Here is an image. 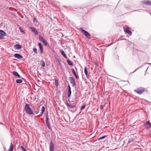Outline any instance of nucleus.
Returning a JSON list of instances; mask_svg holds the SVG:
<instances>
[{"mask_svg": "<svg viewBox=\"0 0 151 151\" xmlns=\"http://www.w3.org/2000/svg\"><path fill=\"white\" fill-rule=\"evenodd\" d=\"M70 83L72 84V86L74 87L76 85L75 83V79L73 77L69 78Z\"/></svg>", "mask_w": 151, "mask_h": 151, "instance_id": "39448f33", "label": "nucleus"}, {"mask_svg": "<svg viewBox=\"0 0 151 151\" xmlns=\"http://www.w3.org/2000/svg\"><path fill=\"white\" fill-rule=\"evenodd\" d=\"M68 91H71V88H70V86L69 85H68Z\"/></svg>", "mask_w": 151, "mask_h": 151, "instance_id": "e433bc0d", "label": "nucleus"}, {"mask_svg": "<svg viewBox=\"0 0 151 151\" xmlns=\"http://www.w3.org/2000/svg\"><path fill=\"white\" fill-rule=\"evenodd\" d=\"M134 11H138V10H134Z\"/></svg>", "mask_w": 151, "mask_h": 151, "instance_id": "37998d69", "label": "nucleus"}, {"mask_svg": "<svg viewBox=\"0 0 151 151\" xmlns=\"http://www.w3.org/2000/svg\"><path fill=\"white\" fill-rule=\"evenodd\" d=\"M60 53L63 57L65 58H67V57L64 53V52L63 50H61L60 51Z\"/></svg>", "mask_w": 151, "mask_h": 151, "instance_id": "2eb2a0df", "label": "nucleus"}, {"mask_svg": "<svg viewBox=\"0 0 151 151\" xmlns=\"http://www.w3.org/2000/svg\"><path fill=\"white\" fill-rule=\"evenodd\" d=\"M67 104L68 106L71 109H73L74 107H75L74 106L72 105L71 104H69L68 103H67Z\"/></svg>", "mask_w": 151, "mask_h": 151, "instance_id": "393cba45", "label": "nucleus"}, {"mask_svg": "<svg viewBox=\"0 0 151 151\" xmlns=\"http://www.w3.org/2000/svg\"><path fill=\"white\" fill-rule=\"evenodd\" d=\"M124 30L126 34L130 36L132 34V32L129 29H124Z\"/></svg>", "mask_w": 151, "mask_h": 151, "instance_id": "0eeeda50", "label": "nucleus"}, {"mask_svg": "<svg viewBox=\"0 0 151 151\" xmlns=\"http://www.w3.org/2000/svg\"><path fill=\"white\" fill-rule=\"evenodd\" d=\"M86 106V105H83V106H82L81 107V110H82L83 109H84L85 108Z\"/></svg>", "mask_w": 151, "mask_h": 151, "instance_id": "473e14b6", "label": "nucleus"}, {"mask_svg": "<svg viewBox=\"0 0 151 151\" xmlns=\"http://www.w3.org/2000/svg\"><path fill=\"white\" fill-rule=\"evenodd\" d=\"M145 125H147V126L146 127L147 129H149L151 128V125L150 124V122L149 121H148L145 124H144Z\"/></svg>", "mask_w": 151, "mask_h": 151, "instance_id": "9b49d317", "label": "nucleus"}, {"mask_svg": "<svg viewBox=\"0 0 151 151\" xmlns=\"http://www.w3.org/2000/svg\"><path fill=\"white\" fill-rule=\"evenodd\" d=\"M41 65L43 67H44L45 66V63L44 62L43 60H42V61H41Z\"/></svg>", "mask_w": 151, "mask_h": 151, "instance_id": "cd10ccee", "label": "nucleus"}, {"mask_svg": "<svg viewBox=\"0 0 151 151\" xmlns=\"http://www.w3.org/2000/svg\"><path fill=\"white\" fill-rule=\"evenodd\" d=\"M134 140L132 139H129L128 141V142L129 143H130L133 142Z\"/></svg>", "mask_w": 151, "mask_h": 151, "instance_id": "2f4dec72", "label": "nucleus"}, {"mask_svg": "<svg viewBox=\"0 0 151 151\" xmlns=\"http://www.w3.org/2000/svg\"><path fill=\"white\" fill-rule=\"evenodd\" d=\"M20 32L22 34H24L25 32L23 30V29H19Z\"/></svg>", "mask_w": 151, "mask_h": 151, "instance_id": "c756f323", "label": "nucleus"}, {"mask_svg": "<svg viewBox=\"0 0 151 151\" xmlns=\"http://www.w3.org/2000/svg\"><path fill=\"white\" fill-rule=\"evenodd\" d=\"M33 22L36 25L38 24H39L36 18L34 17L33 20Z\"/></svg>", "mask_w": 151, "mask_h": 151, "instance_id": "aec40b11", "label": "nucleus"}, {"mask_svg": "<svg viewBox=\"0 0 151 151\" xmlns=\"http://www.w3.org/2000/svg\"><path fill=\"white\" fill-rule=\"evenodd\" d=\"M33 50L35 54H36L37 53V50L36 48H33Z\"/></svg>", "mask_w": 151, "mask_h": 151, "instance_id": "7c9ffc66", "label": "nucleus"}, {"mask_svg": "<svg viewBox=\"0 0 151 151\" xmlns=\"http://www.w3.org/2000/svg\"><path fill=\"white\" fill-rule=\"evenodd\" d=\"M148 64H150V65H151V63H148Z\"/></svg>", "mask_w": 151, "mask_h": 151, "instance_id": "49530a36", "label": "nucleus"}, {"mask_svg": "<svg viewBox=\"0 0 151 151\" xmlns=\"http://www.w3.org/2000/svg\"><path fill=\"white\" fill-rule=\"evenodd\" d=\"M82 33L86 36L87 38L90 39L91 35L90 34L86 31L83 30V29H80Z\"/></svg>", "mask_w": 151, "mask_h": 151, "instance_id": "f03ea898", "label": "nucleus"}, {"mask_svg": "<svg viewBox=\"0 0 151 151\" xmlns=\"http://www.w3.org/2000/svg\"><path fill=\"white\" fill-rule=\"evenodd\" d=\"M13 145L12 143H11L9 147V151H13Z\"/></svg>", "mask_w": 151, "mask_h": 151, "instance_id": "4468645a", "label": "nucleus"}, {"mask_svg": "<svg viewBox=\"0 0 151 151\" xmlns=\"http://www.w3.org/2000/svg\"><path fill=\"white\" fill-rule=\"evenodd\" d=\"M21 148L22 151H24L26 150L24 148V147L23 146H21Z\"/></svg>", "mask_w": 151, "mask_h": 151, "instance_id": "f704fd0d", "label": "nucleus"}, {"mask_svg": "<svg viewBox=\"0 0 151 151\" xmlns=\"http://www.w3.org/2000/svg\"><path fill=\"white\" fill-rule=\"evenodd\" d=\"M26 113L28 114L33 115V111L32 109L30 107V105L29 104H26L24 108Z\"/></svg>", "mask_w": 151, "mask_h": 151, "instance_id": "f257e3e1", "label": "nucleus"}, {"mask_svg": "<svg viewBox=\"0 0 151 151\" xmlns=\"http://www.w3.org/2000/svg\"><path fill=\"white\" fill-rule=\"evenodd\" d=\"M29 28L32 29V28H33V27H30Z\"/></svg>", "mask_w": 151, "mask_h": 151, "instance_id": "c03bdc74", "label": "nucleus"}, {"mask_svg": "<svg viewBox=\"0 0 151 151\" xmlns=\"http://www.w3.org/2000/svg\"><path fill=\"white\" fill-rule=\"evenodd\" d=\"M67 62L68 63V64L70 66H73V63L70 60H67Z\"/></svg>", "mask_w": 151, "mask_h": 151, "instance_id": "a211bd4d", "label": "nucleus"}, {"mask_svg": "<svg viewBox=\"0 0 151 151\" xmlns=\"http://www.w3.org/2000/svg\"><path fill=\"white\" fill-rule=\"evenodd\" d=\"M142 2L143 3L147 5H151V1H148V0H144L142 1Z\"/></svg>", "mask_w": 151, "mask_h": 151, "instance_id": "9d476101", "label": "nucleus"}, {"mask_svg": "<svg viewBox=\"0 0 151 151\" xmlns=\"http://www.w3.org/2000/svg\"><path fill=\"white\" fill-rule=\"evenodd\" d=\"M20 76L19 74H18L16 77L17 78H20Z\"/></svg>", "mask_w": 151, "mask_h": 151, "instance_id": "4c0bfd02", "label": "nucleus"}, {"mask_svg": "<svg viewBox=\"0 0 151 151\" xmlns=\"http://www.w3.org/2000/svg\"><path fill=\"white\" fill-rule=\"evenodd\" d=\"M55 84L56 87H57L58 86V81L56 79H55Z\"/></svg>", "mask_w": 151, "mask_h": 151, "instance_id": "b1692460", "label": "nucleus"}, {"mask_svg": "<svg viewBox=\"0 0 151 151\" xmlns=\"http://www.w3.org/2000/svg\"><path fill=\"white\" fill-rule=\"evenodd\" d=\"M19 28L21 29V28H21V27H19Z\"/></svg>", "mask_w": 151, "mask_h": 151, "instance_id": "a18cd8bd", "label": "nucleus"}, {"mask_svg": "<svg viewBox=\"0 0 151 151\" xmlns=\"http://www.w3.org/2000/svg\"><path fill=\"white\" fill-rule=\"evenodd\" d=\"M144 90L145 89L144 88H139L135 90L134 91L138 94H141L144 91Z\"/></svg>", "mask_w": 151, "mask_h": 151, "instance_id": "20e7f679", "label": "nucleus"}, {"mask_svg": "<svg viewBox=\"0 0 151 151\" xmlns=\"http://www.w3.org/2000/svg\"><path fill=\"white\" fill-rule=\"evenodd\" d=\"M39 112V111H38V112H36L35 111V112H36V113H38Z\"/></svg>", "mask_w": 151, "mask_h": 151, "instance_id": "a19ab883", "label": "nucleus"}, {"mask_svg": "<svg viewBox=\"0 0 151 151\" xmlns=\"http://www.w3.org/2000/svg\"><path fill=\"white\" fill-rule=\"evenodd\" d=\"M14 47L15 49L18 50L21 48L22 46L21 45L17 44L14 46Z\"/></svg>", "mask_w": 151, "mask_h": 151, "instance_id": "f8f14e48", "label": "nucleus"}, {"mask_svg": "<svg viewBox=\"0 0 151 151\" xmlns=\"http://www.w3.org/2000/svg\"><path fill=\"white\" fill-rule=\"evenodd\" d=\"M72 71L73 72V73L76 79H78L79 78V77L78 75L76 74L74 70L73 69H72Z\"/></svg>", "mask_w": 151, "mask_h": 151, "instance_id": "dca6fc26", "label": "nucleus"}, {"mask_svg": "<svg viewBox=\"0 0 151 151\" xmlns=\"http://www.w3.org/2000/svg\"><path fill=\"white\" fill-rule=\"evenodd\" d=\"M6 33L2 30H0V39H4V37L6 35Z\"/></svg>", "mask_w": 151, "mask_h": 151, "instance_id": "423d86ee", "label": "nucleus"}, {"mask_svg": "<svg viewBox=\"0 0 151 151\" xmlns=\"http://www.w3.org/2000/svg\"><path fill=\"white\" fill-rule=\"evenodd\" d=\"M12 74L14 75V76L16 77L17 75L18 74V73L16 71H13L12 72Z\"/></svg>", "mask_w": 151, "mask_h": 151, "instance_id": "a878e982", "label": "nucleus"}, {"mask_svg": "<svg viewBox=\"0 0 151 151\" xmlns=\"http://www.w3.org/2000/svg\"><path fill=\"white\" fill-rule=\"evenodd\" d=\"M106 136H103V137H102L99 138L98 139V140H100L101 139H104L106 137Z\"/></svg>", "mask_w": 151, "mask_h": 151, "instance_id": "c85d7f7f", "label": "nucleus"}, {"mask_svg": "<svg viewBox=\"0 0 151 151\" xmlns=\"http://www.w3.org/2000/svg\"><path fill=\"white\" fill-rule=\"evenodd\" d=\"M84 71L86 75V76L87 78H88V71L87 70V69L86 68H84Z\"/></svg>", "mask_w": 151, "mask_h": 151, "instance_id": "6ab92c4d", "label": "nucleus"}, {"mask_svg": "<svg viewBox=\"0 0 151 151\" xmlns=\"http://www.w3.org/2000/svg\"><path fill=\"white\" fill-rule=\"evenodd\" d=\"M22 82V81L21 79H18L16 81V83H20Z\"/></svg>", "mask_w": 151, "mask_h": 151, "instance_id": "5701e85b", "label": "nucleus"}, {"mask_svg": "<svg viewBox=\"0 0 151 151\" xmlns=\"http://www.w3.org/2000/svg\"><path fill=\"white\" fill-rule=\"evenodd\" d=\"M103 108V106L102 105H101L100 106V109L101 110Z\"/></svg>", "mask_w": 151, "mask_h": 151, "instance_id": "ea45409f", "label": "nucleus"}, {"mask_svg": "<svg viewBox=\"0 0 151 151\" xmlns=\"http://www.w3.org/2000/svg\"><path fill=\"white\" fill-rule=\"evenodd\" d=\"M123 28H128V29H129V27H127V28H125L124 27H123Z\"/></svg>", "mask_w": 151, "mask_h": 151, "instance_id": "79ce46f5", "label": "nucleus"}, {"mask_svg": "<svg viewBox=\"0 0 151 151\" xmlns=\"http://www.w3.org/2000/svg\"><path fill=\"white\" fill-rule=\"evenodd\" d=\"M94 64L95 65L96 67H97L98 65V63H97L96 62V61L94 62Z\"/></svg>", "mask_w": 151, "mask_h": 151, "instance_id": "c9c22d12", "label": "nucleus"}, {"mask_svg": "<svg viewBox=\"0 0 151 151\" xmlns=\"http://www.w3.org/2000/svg\"><path fill=\"white\" fill-rule=\"evenodd\" d=\"M14 56L15 58L19 59H21L23 58V57L22 55L17 53L15 54Z\"/></svg>", "mask_w": 151, "mask_h": 151, "instance_id": "1a4fd4ad", "label": "nucleus"}, {"mask_svg": "<svg viewBox=\"0 0 151 151\" xmlns=\"http://www.w3.org/2000/svg\"><path fill=\"white\" fill-rule=\"evenodd\" d=\"M45 108L44 106H43L42 107L41 111V115H42L45 111Z\"/></svg>", "mask_w": 151, "mask_h": 151, "instance_id": "412c9836", "label": "nucleus"}, {"mask_svg": "<svg viewBox=\"0 0 151 151\" xmlns=\"http://www.w3.org/2000/svg\"><path fill=\"white\" fill-rule=\"evenodd\" d=\"M71 94V91H68V97H69L70 96Z\"/></svg>", "mask_w": 151, "mask_h": 151, "instance_id": "bb28decb", "label": "nucleus"}, {"mask_svg": "<svg viewBox=\"0 0 151 151\" xmlns=\"http://www.w3.org/2000/svg\"><path fill=\"white\" fill-rule=\"evenodd\" d=\"M49 118L48 117V114H47L46 117V123L47 127L50 130H52V129L51 126L50 125V122L49 121Z\"/></svg>", "mask_w": 151, "mask_h": 151, "instance_id": "7ed1b4c3", "label": "nucleus"}, {"mask_svg": "<svg viewBox=\"0 0 151 151\" xmlns=\"http://www.w3.org/2000/svg\"><path fill=\"white\" fill-rule=\"evenodd\" d=\"M42 43L45 45H47V42L45 41V40L42 42Z\"/></svg>", "mask_w": 151, "mask_h": 151, "instance_id": "72a5a7b5", "label": "nucleus"}, {"mask_svg": "<svg viewBox=\"0 0 151 151\" xmlns=\"http://www.w3.org/2000/svg\"><path fill=\"white\" fill-rule=\"evenodd\" d=\"M142 66H141L140 67H138L137 69H136L135 70H134V71H133L132 73L135 72L137 69L140 68H141L142 67Z\"/></svg>", "mask_w": 151, "mask_h": 151, "instance_id": "58836bf2", "label": "nucleus"}, {"mask_svg": "<svg viewBox=\"0 0 151 151\" xmlns=\"http://www.w3.org/2000/svg\"><path fill=\"white\" fill-rule=\"evenodd\" d=\"M32 31L33 32L34 34L36 35H37L38 34V32L37 30H36V29H31Z\"/></svg>", "mask_w": 151, "mask_h": 151, "instance_id": "f3484780", "label": "nucleus"}, {"mask_svg": "<svg viewBox=\"0 0 151 151\" xmlns=\"http://www.w3.org/2000/svg\"><path fill=\"white\" fill-rule=\"evenodd\" d=\"M38 44L40 49L41 53V54H42L43 53V48L42 45L40 43H39Z\"/></svg>", "mask_w": 151, "mask_h": 151, "instance_id": "ddd939ff", "label": "nucleus"}, {"mask_svg": "<svg viewBox=\"0 0 151 151\" xmlns=\"http://www.w3.org/2000/svg\"><path fill=\"white\" fill-rule=\"evenodd\" d=\"M39 38L40 41H42V42L45 40L44 38L42 37L40 35H39Z\"/></svg>", "mask_w": 151, "mask_h": 151, "instance_id": "4be33fe9", "label": "nucleus"}, {"mask_svg": "<svg viewBox=\"0 0 151 151\" xmlns=\"http://www.w3.org/2000/svg\"><path fill=\"white\" fill-rule=\"evenodd\" d=\"M54 145L52 142L51 141L50 145V151H54Z\"/></svg>", "mask_w": 151, "mask_h": 151, "instance_id": "6e6552de", "label": "nucleus"}]
</instances>
